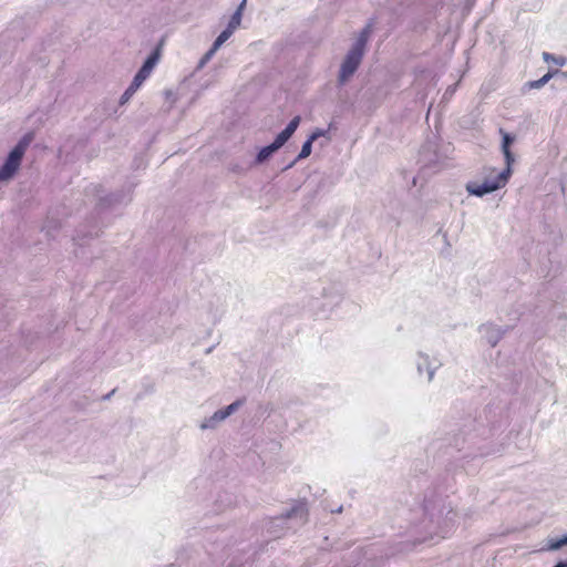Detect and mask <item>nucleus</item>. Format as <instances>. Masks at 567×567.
Segmentation results:
<instances>
[{
    "label": "nucleus",
    "mask_w": 567,
    "mask_h": 567,
    "mask_svg": "<svg viewBox=\"0 0 567 567\" xmlns=\"http://www.w3.org/2000/svg\"><path fill=\"white\" fill-rule=\"evenodd\" d=\"M424 518L416 528L426 536L417 538L421 543L426 540L427 536L440 535L444 538L452 529L455 523L456 513L441 497L425 498L422 507Z\"/></svg>",
    "instance_id": "f257e3e1"
},
{
    "label": "nucleus",
    "mask_w": 567,
    "mask_h": 567,
    "mask_svg": "<svg viewBox=\"0 0 567 567\" xmlns=\"http://www.w3.org/2000/svg\"><path fill=\"white\" fill-rule=\"evenodd\" d=\"M370 33V25L363 28L347 52L338 74V84L340 86L344 85L359 69L367 51Z\"/></svg>",
    "instance_id": "f03ea898"
},
{
    "label": "nucleus",
    "mask_w": 567,
    "mask_h": 567,
    "mask_svg": "<svg viewBox=\"0 0 567 567\" xmlns=\"http://www.w3.org/2000/svg\"><path fill=\"white\" fill-rule=\"evenodd\" d=\"M34 140V133H25L7 155L3 164L0 166V182H8L14 177L20 168L25 151Z\"/></svg>",
    "instance_id": "7ed1b4c3"
},
{
    "label": "nucleus",
    "mask_w": 567,
    "mask_h": 567,
    "mask_svg": "<svg viewBox=\"0 0 567 567\" xmlns=\"http://www.w3.org/2000/svg\"><path fill=\"white\" fill-rule=\"evenodd\" d=\"M301 117L296 115L290 120L287 126L275 137L274 142L259 150L255 157L256 164H262L268 161L278 150H280L293 135L300 125Z\"/></svg>",
    "instance_id": "20e7f679"
},
{
    "label": "nucleus",
    "mask_w": 567,
    "mask_h": 567,
    "mask_svg": "<svg viewBox=\"0 0 567 567\" xmlns=\"http://www.w3.org/2000/svg\"><path fill=\"white\" fill-rule=\"evenodd\" d=\"M475 432H477L475 430ZM456 449L457 451H462L464 449L467 452L464 454V457L475 458L476 456H487L493 453H496V450L491 449L489 442H487L486 437H481L477 433L468 432L463 437V445L458 444V439L456 440Z\"/></svg>",
    "instance_id": "39448f33"
},
{
    "label": "nucleus",
    "mask_w": 567,
    "mask_h": 567,
    "mask_svg": "<svg viewBox=\"0 0 567 567\" xmlns=\"http://www.w3.org/2000/svg\"><path fill=\"white\" fill-rule=\"evenodd\" d=\"M508 174V171H502L498 173L495 177L485 179L483 183L477 182H468L465 185L466 192L470 195L476 196V197H483L487 194H492L502 187H504L506 182V175Z\"/></svg>",
    "instance_id": "423d86ee"
},
{
    "label": "nucleus",
    "mask_w": 567,
    "mask_h": 567,
    "mask_svg": "<svg viewBox=\"0 0 567 567\" xmlns=\"http://www.w3.org/2000/svg\"><path fill=\"white\" fill-rule=\"evenodd\" d=\"M478 331L491 347H495L505 334L506 329L493 323H484L480 326Z\"/></svg>",
    "instance_id": "0eeeda50"
},
{
    "label": "nucleus",
    "mask_w": 567,
    "mask_h": 567,
    "mask_svg": "<svg viewBox=\"0 0 567 567\" xmlns=\"http://www.w3.org/2000/svg\"><path fill=\"white\" fill-rule=\"evenodd\" d=\"M440 363L436 360H431L429 355L420 352L416 358V369L420 375L426 372L427 382H431L434 378V373L439 368Z\"/></svg>",
    "instance_id": "6e6552de"
},
{
    "label": "nucleus",
    "mask_w": 567,
    "mask_h": 567,
    "mask_svg": "<svg viewBox=\"0 0 567 567\" xmlns=\"http://www.w3.org/2000/svg\"><path fill=\"white\" fill-rule=\"evenodd\" d=\"M158 61H159V49L156 48L145 59L142 66L136 72L135 76L145 81L151 75L153 69L156 66Z\"/></svg>",
    "instance_id": "1a4fd4ad"
},
{
    "label": "nucleus",
    "mask_w": 567,
    "mask_h": 567,
    "mask_svg": "<svg viewBox=\"0 0 567 567\" xmlns=\"http://www.w3.org/2000/svg\"><path fill=\"white\" fill-rule=\"evenodd\" d=\"M308 509L305 502H297L289 511H287L279 520L295 519L297 524L302 525L307 520Z\"/></svg>",
    "instance_id": "9d476101"
},
{
    "label": "nucleus",
    "mask_w": 567,
    "mask_h": 567,
    "mask_svg": "<svg viewBox=\"0 0 567 567\" xmlns=\"http://www.w3.org/2000/svg\"><path fill=\"white\" fill-rule=\"evenodd\" d=\"M124 202L123 193H112L99 198L97 208L102 210L107 207H112L115 204H122Z\"/></svg>",
    "instance_id": "9b49d317"
},
{
    "label": "nucleus",
    "mask_w": 567,
    "mask_h": 567,
    "mask_svg": "<svg viewBox=\"0 0 567 567\" xmlns=\"http://www.w3.org/2000/svg\"><path fill=\"white\" fill-rule=\"evenodd\" d=\"M224 420H226V417L224 416L223 412L219 409L213 415H210L209 417L205 419L202 422L200 429L202 430L215 429Z\"/></svg>",
    "instance_id": "f8f14e48"
},
{
    "label": "nucleus",
    "mask_w": 567,
    "mask_h": 567,
    "mask_svg": "<svg viewBox=\"0 0 567 567\" xmlns=\"http://www.w3.org/2000/svg\"><path fill=\"white\" fill-rule=\"evenodd\" d=\"M245 4H246V0H243L241 3L236 9V11L230 17L226 28H230V30L235 32V30L240 25L243 10H244Z\"/></svg>",
    "instance_id": "ddd939ff"
},
{
    "label": "nucleus",
    "mask_w": 567,
    "mask_h": 567,
    "mask_svg": "<svg viewBox=\"0 0 567 567\" xmlns=\"http://www.w3.org/2000/svg\"><path fill=\"white\" fill-rule=\"evenodd\" d=\"M564 546H567V534L563 535L559 538H549L547 540L546 546L543 549L549 550V551H556Z\"/></svg>",
    "instance_id": "4468645a"
},
{
    "label": "nucleus",
    "mask_w": 567,
    "mask_h": 567,
    "mask_svg": "<svg viewBox=\"0 0 567 567\" xmlns=\"http://www.w3.org/2000/svg\"><path fill=\"white\" fill-rule=\"evenodd\" d=\"M312 143L309 138H307L302 146H301V151L300 153L298 154V156L296 157V159L293 162H291L286 168H290L292 167L298 161H301V159H305L307 158L308 156H310L311 152H312Z\"/></svg>",
    "instance_id": "2eb2a0df"
},
{
    "label": "nucleus",
    "mask_w": 567,
    "mask_h": 567,
    "mask_svg": "<svg viewBox=\"0 0 567 567\" xmlns=\"http://www.w3.org/2000/svg\"><path fill=\"white\" fill-rule=\"evenodd\" d=\"M558 73V70H555V71H549L547 72L545 75H543L540 79L536 80V81H530L528 82V86L530 89H540L543 87L546 83H548V81L556 74Z\"/></svg>",
    "instance_id": "dca6fc26"
},
{
    "label": "nucleus",
    "mask_w": 567,
    "mask_h": 567,
    "mask_svg": "<svg viewBox=\"0 0 567 567\" xmlns=\"http://www.w3.org/2000/svg\"><path fill=\"white\" fill-rule=\"evenodd\" d=\"M465 429L467 430H463L462 431V437H456L455 441L458 439V444L460 445H463V437L468 433V432H472V433H475V430L477 431L476 433L482 436L483 434H485L486 432H489V430H487L485 426L481 425L480 429L476 427V424L475 422H473L472 426L468 427V425H465Z\"/></svg>",
    "instance_id": "f3484780"
},
{
    "label": "nucleus",
    "mask_w": 567,
    "mask_h": 567,
    "mask_svg": "<svg viewBox=\"0 0 567 567\" xmlns=\"http://www.w3.org/2000/svg\"><path fill=\"white\" fill-rule=\"evenodd\" d=\"M233 33L234 31H231L230 28H225L213 42L214 49L218 50L233 35Z\"/></svg>",
    "instance_id": "a211bd4d"
},
{
    "label": "nucleus",
    "mask_w": 567,
    "mask_h": 567,
    "mask_svg": "<svg viewBox=\"0 0 567 567\" xmlns=\"http://www.w3.org/2000/svg\"><path fill=\"white\" fill-rule=\"evenodd\" d=\"M245 401H246L245 398L238 399V400L234 401L231 404L220 409V411L223 412L224 416L227 419L233 413H235L245 403Z\"/></svg>",
    "instance_id": "6ab92c4d"
},
{
    "label": "nucleus",
    "mask_w": 567,
    "mask_h": 567,
    "mask_svg": "<svg viewBox=\"0 0 567 567\" xmlns=\"http://www.w3.org/2000/svg\"><path fill=\"white\" fill-rule=\"evenodd\" d=\"M503 152V155H504V158H505V163H506V167L503 169V171H508V174L506 175V182H508L511 175H512V165L515 161V157H514V154L512 153L511 150H507V151H502Z\"/></svg>",
    "instance_id": "aec40b11"
},
{
    "label": "nucleus",
    "mask_w": 567,
    "mask_h": 567,
    "mask_svg": "<svg viewBox=\"0 0 567 567\" xmlns=\"http://www.w3.org/2000/svg\"><path fill=\"white\" fill-rule=\"evenodd\" d=\"M503 133V136H502V151H507V150H511V146L512 144L514 143V136L509 133H504L503 131H501Z\"/></svg>",
    "instance_id": "412c9836"
},
{
    "label": "nucleus",
    "mask_w": 567,
    "mask_h": 567,
    "mask_svg": "<svg viewBox=\"0 0 567 567\" xmlns=\"http://www.w3.org/2000/svg\"><path fill=\"white\" fill-rule=\"evenodd\" d=\"M217 49H214L212 45L210 49L203 55V58L199 60L198 69H202L217 52Z\"/></svg>",
    "instance_id": "4be33fe9"
},
{
    "label": "nucleus",
    "mask_w": 567,
    "mask_h": 567,
    "mask_svg": "<svg viewBox=\"0 0 567 567\" xmlns=\"http://www.w3.org/2000/svg\"><path fill=\"white\" fill-rule=\"evenodd\" d=\"M543 59L545 61H551V62H555L556 64L563 66L565 64V59L561 58V56H555L553 55L551 53H548V52H544L543 53Z\"/></svg>",
    "instance_id": "5701e85b"
},
{
    "label": "nucleus",
    "mask_w": 567,
    "mask_h": 567,
    "mask_svg": "<svg viewBox=\"0 0 567 567\" xmlns=\"http://www.w3.org/2000/svg\"><path fill=\"white\" fill-rule=\"evenodd\" d=\"M328 134V130H323V128H316L309 136L308 138L311 141V142H315L317 141L319 137H322V136H326Z\"/></svg>",
    "instance_id": "b1692460"
},
{
    "label": "nucleus",
    "mask_w": 567,
    "mask_h": 567,
    "mask_svg": "<svg viewBox=\"0 0 567 567\" xmlns=\"http://www.w3.org/2000/svg\"><path fill=\"white\" fill-rule=\"evenodd\" d=\"M143 83H144V80L138 79L137 76L134 75L133 81L131 82V84L128 85L127 89L130 91H132L133 93H135Z\"/></svg>",
    "instance_id": "393cba45"
},
{
    "label": "nucleus",
    "mask_w": 567,
    "mask_h": 567,
    "mask_svg": "<svg viewBox=\"0 0 567 567\" xmlns=\"http://www.w3.org/2000/svg\"><path fill=\"white\" fill-rule=\"evenodd\" d=\"M143 83H144V80L138 79L137 76L134 75L133 81L131 82V84L128 85L127 89L130 91H132L133 93H135Z\"/></svg>",
    "instance_id": "a878e982"
},
{
    "label": "nucleus",
    "mask_w": 567,
    "mask_h": 567,
    "mask_svg": "<svg viewBox=\"0 0 567 567\" xmlns=\"http://www.w3.org/2000/svg\"><path fill=\"white\" fill-rule=\"evenodd\" d=\"M135 93L126 89L120 99V104H125Z\"/></svg>",
    "instance_id": "bb28decb"
},
{
    "label": "nucleus",
    "mask_w": 567,
    "mask_h": 567,
    "mask_svg": "<svg viewBox=\"0 0 567 567\" xmlns=\"http://www.w3.org/2000/svg\"><path fill=\"white\" fill-rule=\"evenodd\" d=\"M553 567H567V560H560Z\"/></svg>",
    "instance_id": "cd10ccee"
},
{
    "label": "nucleus",
    "mask_w": 567,
    "mask_h": 567,
    "mask_svg": "<svg viewBox=\"0 0 567 567\" xmlns=\"http://www.w3.org/2000/svg\"><path fill=\"white\" fill-rule=\"evenodd\" d=\"M114 391H115V390H113V391H111L110 393H107V394L104 396V399H105V400L110 399V398L113 395Z\"/></svg>",
    "instance_id": "c85d7f7f"
},
{
    "label": "nucleus",
    "mask_w": 567,
    "mask_h": 567,
    "mask_svg": "<svg viewBox=\"0 0 567 567\" xmlns=\"http://www.w3.org/2000/svg\"><path fill=\"white\" fill-rule=\"evenodd\" d=\"M336 512L337 513H341L342 512V506L338 507Z\"/></svg>",
    "instance_id": "c756f323"
}]
</instances>
